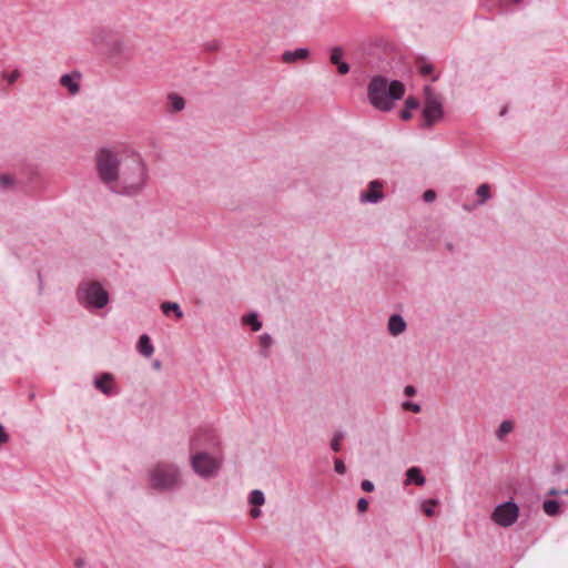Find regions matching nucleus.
<instances>
[{"mask_svg": "<svg viewBox=\"0 0 568 568\" xmlns=\"http://www.w3.org/2000/svg\"><path fill=\"white\" fill-rule=\"evenodd\" d=\"M410 111H412V110H408V109H406V108H405L404 110H402V111H400V113H399L400 119H402V120H405V121H406V120H409V119L412 118V113H410Z\"/></svg>", "mask_w": 568, "mask_h": 568, "instance_id": "37", "label": "nucleus"}, {"mask_svg": "<svg viewBox=\"0 0 568 568\" xmlns=\"http://www.w3.org/2000/svg\"><path fill=\"white\" fill-rule=\"evenodd\" d=\"M519 516V507L513 501L498 505L491 514V519L500 527L514 525Z\"/></svg>", "mask_w": 568, "mask_h": 568, "instance_id": "8", "label": "nucleus"}, {"mask_svg": "<svg viewBox=\"0 0 568 568\" xmlns=\"http://www.w3.org/2000/svg\"><path fill=\"white\" fill-rule=\"evenodd\" d=\"M250 503L254 506H262L265 503L264 493L260 489H254L250 494Z\"/></svg>", "mask_w": 568, "mask_h": 568, "instance_id": "21", "label": "nucleus"}, {"mask_svg": "<svg viewBox=\"0 0 568 568\" xmlns=\"http://www.w3.org/2000/svg\"><path fill=\"white\" fill-rule=\"evenodd\" d=\"M78 301L87 308H103L109 303V294L100 283L87 282L78 288Z\"/></svg>", "mask_w": 568, "mask_h": 568, "instance_id": "5", "label": "nucleus"}, {"mask_svg": "<svg viewBox=\"0 0 568 568\" xmlns=\"http://www.w3.org/2000/svg\"><path fill=\"white\" fill-rule=\"evenodd\" d=\"M419 106V102L417 99L409 97L405 101V108L408 110H415Z\"/></svg>", "mask_w": 568, "mask_h": 568, "instance_id": "31", "label": "nucleus"}, {"mask_svg": "<svg viewBox=\"0 0 568 568\" xmlns=\"http://www.w3.org/2000/svg\"><path fill=\"white\" fill-rule=\"evenodd\" d=\"M13 184V179L11 175L9 174H2L0 176V185L3 187V189H7L9 186H11Z\"/></svg>", "mask_w": 568, "mask_h": 568, "instance_id": "30", "label": "nucleus"}, {"mask_svg": "<svg viewBox=\"0 0 568 568\" xmlns=\"http://www.w3.org/2000/svg\"><path fill=\"white\" fill-rule=\"evenodd\" d=\"M513 429V424L509 420H504L498 429V437H503L504 435L510 433Z\"/></svg>", "mask_w": 568, "mask_h": 568, "instance_id": "27", "label": "nucleus"}, {"mask_svg": "<svg viewBox=\"0 0 568 568\" xmlns=\"http://www.w3.org/2000/svg\"><path fill=\"white\" fill-rule=\"evenodd\" d=\"M418 70L423 75H428L434 72V67L432 63L426 61H420L418 65Z\"/></svg>", "mask_w": 568, "mask_h": 568, "instance_id": "26", "label": "nucleus"}, {"mask_svg": "<svg viewBox=\"0 0 568 568\" xmlns=\"http://www.w3.org/2000/svg\"><path fill=\"white\" fill-rule=\"evenodd\" d=\"M426 479L422 475V471L418 467H410L408 468L406 473V485H409L412 483H415L418 486H423L425 484Z\"/></svg>", "mask_w": 568, "mask_h": 568, "instance_id": "17", "label": "nucleus"}, {"mask_svg": "<svg viewBox=\"0 0 568 568\" xmlns=\"http://www.w3.org/2000/svg\"><path fill=\"white\" fill-rule=\"evenodd\" d=\"M244 322L252 327L254 332H257L262 327V323L258 321L256 314H248L244 317Z\"/></svg>", "mask_w": 568, "mask_h": 568, "instance_id": "24", "label": "nucleus"}, {"mask_svg": "<svg viewBox=\"0 0 568 568\" xmlns=\"http://www.w3.org/2000/svg\"><path fill=\"white\" fill-rule=\"evenodd\" d=\"M149 485L156 491H169L175 489L181 483L179 467L170 463H158L148 471Z\"/></svg>", "mask_w": 568, "mask_h": 568, "instance_id": "3", "label": "nucleus"}, {"mask_svg": "<svg viewBox=\"0 0 568 568\" xmlns=\"http://www.w3.org/2000/svg\"><path fill=\"white\" fill-rule=\"evenodd\" d=\"M403 407H404L405 409H409V410H412V412H414V413H419V412H420V405L415 404V403H412V402H405V403L403 404Z\"/></svg>", "mask_w": 568, "mask_h": 568, "instance_id": "32", "label": "nucleus"}, {"mask_svg": "<svg viewBox=\"0 0 568 568\" xmlns=\"http://www.w3.org/2000/svg\"><path fill=\"white\" fill-rule=\"evenodd\" d=\"M93 385L104 395H111L114 392V378L110 373H102L93 379Z\"/></svg>", "mask_w": 568, "mask_h": 568, "instance_id": "11", "label": "nucleus"}, {"mask_svg": "<svg viewBox=\"0 0 568 568\" xmlns=\"http://www.w3.org/2000/svg\"><path fill=\"white\" fill-rule=\"evenodd\" d=\"M335 471L338 474L345 473V465H344L343 460H341V459L335 460Z\"/></svg>", "mask_w": 568, "mask_h": 568, "instance_id": "35", "label": "nucleus"}, {"mask_svg": "<svg viewBox=\"0 0 568 568\" xmlns=\"http://www.w3.org/2000/svg\"><path fill=\"white\" fill-rule=\"evenodd\" d=\"M138 349L145 357H150L153 354L154 347L146 334L140 336L138 342Z\"/></svg>", "mask_w": 568, "mask_h": 568, "instance_id": "18", "label": "nucleus"}, {"mask_svg": "<svg viewBox=\"0 0 568 568\" xmlns=\"http://www.w3.org/2000/svg\"><path fill=\"white\" fill-rule=\"evenodd\" d=\"M162 312L169 316L171 313H174L176 318L183 317V312L180 307V305L175 302H164L161 304Z\"/></svg>", "mask_w": 568, "mask_h": 568, "instance_id": "19", "label": "nucleus"}, {"mask_svg": "<svg viewBox=\"0 0 568 568\" xmlns=\"http://www.w3.org/2000/svg\"><path fill=\"white\" fill-rule=\"evenodd\" d=\"M261 339H262V343H263V345H264L265 347H267V346L271 344V342H272V339H271V337H270L268 335H263V336L261 337Z\"/></svg>", "mask_w": 568, "mask_h": 568, "instance_id": "39", "label": "nucleus"}, {"mask_svg": "<svg viewBox=\"0 0 568 568\" xmlns=\"http://www.w3.org/2000/svg\"><path fill=\"white\" fill-rule=\"evenodd\" d=\"M343 439V434L342 433H338L334 436V438L332 439V443H331V447L334 452H339L341 450V442Z\"/></svg>", "mask_w": 568, "mask_h": 568, "instance_id": "28", "label": "nucleus"}, {"mask_svg": "<svg viewBox=\"0 0 568 568\" xmlns=\"http://www.w3.org/2000/svg\"><path fill=\"white\" fill-rule=\"evenodd\" d=\"M406 329V322L405 320L398 315L394 314L388 320V332L393 336L400 335Z\"/></svg>", "mask_w": 568, "mask_h": 568, "instance_id": "15", "label": "nucleus"}, {"mask_svg": "<svg viewBox=\"0 0 568 568\" xmlns=\"http://www.w3.org/2000/svg\"><path fill=\"white\" fill-rule=\"evenodd\" d=\"M437 79H438V75H434L432 80L436 81Z\"/></svg>", "mask_w": 568, "mask_h": 568, "instance_id": "43", "label": "nucleus"}, {"mask_svg": "<svg viewBox=\"0 0 568 568\" xmlns=\"http://www.w3.org/2000/svg\"><path fill=\"white\" fill-rule=\"evenodd\" d=\"M542 508L548 516H555L559 513V503L557 500H546Z\"/></svg>", "mask_w": 568, "mask_h": 568, "instance_id": "22", "label": "nucleus"}, {"mask_svg": "<svg viewBox=\"0 0 568 568\" xmlns=\"http://www.w3.org/2000/svg\"><path fill=\"white\" fill-rule=\"evenodd\" d=\"M423 196L426 202H432L435 200L436 193L433 190H427Z\"/></svg>", "mask_w": 568, "mask_h": 568, "instance_id": "36", "label": "nucleus"}, {"mask_svg": "<svg viewBox=\"0 0 568 568\" xmlns=\"http://www.w3.org/2000/svg\"><path fill=\"white\" fill-rule=\"evenodd\" d=\"M437 503L438 501L435 500V499H429V500L424 503L423 510H424L426 516L433 517L435 515L434 506H436Z\"/></svg>", "mask_w": 568, "mask_h": 568, "instance_id": "25", "label": "nucleus"}, {"mask_svg": "<svg viewBox=\"0 0 568 568\" xmlns=\"http://www.w3.org/2000/svg\"><path fill=\"white\" fill-rule=\"evenodd\" d=\"M121 163L118 155L110 150H101L97 155L99 178L106 184H116L121 174Z\"/></svg>", "mask_w": 568, "mask_h": 568, "instance_id": "4", "label": "nucleus"}, {"mask_svg": "<svg viewBox=\"0 0 568 568\" xmlns=\"http://www.w3.org/2000/svg\"><path fill=\"white\" fill-rule=\"evenodd\" d=\"M2 77L7 79L10 84H12L20 77V72L18 70L12 71L11 73L3 72Z\"/></svg>", "mask_w": 568, "mask_h": 568, "instance_id": "29", "label": "nucleus"}, {"mask_svg": "<svg viewBox=\"0 0 568 568\" xmlns=\"http://www.w3.org/2000/svg\"><path fill=\"white\" fill-rule=\"evenodd\" d=\"M384 199L383 184L379 181H371L368 189L359 195L362 203H377Z\"/></svg>", "mask_w": 568, "mask_h": 568, "instance_id": "10", "label": "nucleus"}, {"mask_svg": "<svg viewBox=\"0 0 568 568\" xmlns=\"http://www.w3.org/2000/svg\"><path fill=\"white\" fill-rule=\"evenodd\" d=\"M476 194L480 197L479 204H484L487 200L490 199V191L488 184H480L477 187Z\"/></svg>", "mask_w": 568, "mask_h": 568, "instance_id": "23", "label": "nucleus"}, {"mask_svg": "<svg viewBox=\"0 0 568 568\" xmlns=\"http://www.w3.org/2000/svg\"><path fill=\"white\" fill-rule=\"evenodd\" d=\"M153 366H154V368H160L161 364H160V362H155V363L153 364Z\"/></svg>", "mask_w": 568, "mask_h": 568, "instance_id": "42", "label": "nucleus"}, {"mask_svg": "<svg viewBox=\"0 0 568 568\" xmlns=\"http://www.w3.org/2000/svg\"><path fill=\"white\" fill-rule=\"evenodd\" d=\"M368 508V501L365 498H361L357 501V509L359 513H365Z\"/></svg>", "mask_w": 568, "mask_h": 568, "instance_id": "34", "label": "nucleus"}, {"mask_svg": "<svg viewBox=\"0 0 568 568\" xmlns=\"http://www.w3.org/2000/svg\"><path fill=\"white\" fill-rule=\"evenodd\" d=\"M80 79L79 72L67 73L60 78V84L74 95L80 91Z\"/></svg>", "mask_w": 568, "mask_h": 568, "instance_id": "12", "label": "nucleus"}, {"mask_svg": "<svg viewBox=\"0 0 568 568\" xmlns=\"http://www.w3.org/2000/svg\"><path fill=\"white\" fill-rule=\"evenodd\" d=\"M344 52L341 47H334L331 50V62L337 67V70L341 74H347L349 72V65L345 61H343Z\"/></svg>", "mask_w": 568, "mask_h": 568, "instance_id": "13", "label": "nucleus"}, {"mask_svg": "<svg viewBox=\"0 0 568 568\" xmlns=\"http://www.w3.org/2000/svg\"><path fill=\"white\" fill-rule=\"evenodd\" d=\"M564 494L568 495V488L566 490H564Z\"/></svg>", "mask_w": 568, "mask_h": 568, "instance_id": "44", "label": "nucleus"}, {"mask_svg": "<svg viewBox=\"0 0 568 568\" xmlns=\"http://www.w3.org/2000/svg\"><path fill=\"white\" fill-rule=\"evenodd\" d=\"M116 33L110 29L98 28L92 32L91 41L94 47L105 52Z\"/></svg>", "mask_w": 568, "mask_h": 568, "instance_id": "9", "label": "nucleus"}, {"mask_svg": "<svg viewBox=\"0 0 568 568\" xmlns=\"http://www.w3.org/2000/svg\"><path fill=\"white\" fill-rule=\"evenodd\" d=\"M168 100H169V105H170L171 112H180L185 106L184 99L179 94L172 93L169 95Z\"/></svg>", "mask_w": 568, "mask_h": 568, "instance_id": "20", "label": "nucleus"}, {"mask_svg": "<svg viewBox=\"0 0 568 568\" xmlns=\"http://www.w3.org/2000/svg\"><path fill=\"white\" fill-rule=\"evenodd\" d=\"M368 99L372 105L381 111H390L394 102L405 94V85L397 80L387 82L383 77H375L368 84Z\"/></svg>", "mask_w": 568, "mask_h": 568, "instance_id": "1", "label": "nucleus"}, {"mask_svg": "<svg viewBox=\"0 0 568 568\" xmlns=\"http://www.w3.org/2000/svg\"><path fill=\"white\" fill-rule=\"evenodd\" d=\"M361 487L364 491L371 493L374 490V483L365 479L362 481Z\"/></svg>", "mask_w": 568, "mask_h": 568, "instance_id": "33", "label": "nucleus"}, {"mask_svg": "<svg viewBox=\"0 0 568 568\" xmlns=\"http://www.w3.org/2000/svg\"><path fill=\"white\" fill-rule=\"evenodd\" d=\"M404 393H405V395H406V396H409V397H410V396H414V395L416 394V389H415V387H414V386H412V385H407V386L405 387V389H404Z\"/></svg>", "mask_w": 568, "mask_h": 568, "instance_id": "38", "label": "nucleus"}, {"mask_svg": "<svg viewBox=\"0 0 568 568\" xmlns=\"http://www.w3.org/2000/svg\"><path fill=\"white\" fill-rule=\"evenodd\" d=\"M126 51H128L126 42L121 37H119L116 34L114 37V39L112 40L110 47L108 48V50L104 53H106L110 57H118L120 54L125 53Z\"/></svg>", "mask_w": 568, "mask_h": 568, "instance_id": "16", "label": "nucleus"}, {"mask_svg": "<svg viewBox=\"0 0 568 568\" xmlns=\"http://www.w3.org/2000/svg\"><path fill=\"white\" fill-rule=\"evenodd\" d=\"M424 93L425 103L423 108V116L425 125L432 126L444 116L443 103L440 97L436 94L429 85L424 88Z\"/></svg>", "mask_w": 568, "mask_h": 568, "instance_id": "6", "label": "nucleus"}, {"mask_svg": "<svg viewBox=\"0 0 568 568\" xmlns=\"http://www.w3.org/2000/svg\"><path fill=\"white\" fill-rule=\"evenodd\" d=\"M146 176L145 165L140 160L132 159L122 164L114 189L124 195H136L144 189Z\"/></svg>", "mask_w": 568, "mask_h": 568, "instance_id": "2", "label": "nucleus"}, {"mask_svg": "<svg viewBox=\"0 0 568 568\" xmlns=\"http://www.w3.org/2000/svg\"><path fill=\"white\" fill-rule=\"evenodd\" d=\"M310 57V50L306 48H298L292 51H285L282 54V60L285 63H294L300 60H306Z\"/></svg>", "mask_w": 568, "mask_h": 568, "instance_id": "14", "label": "nucleus"}, {"mask_svg": "<svg viewBox=\"0 0 568 568\" xmlns=\"http://www.w3.org/2000/svg\"><path fill=\"white\" fill-rule=\"evenodd\" d=\"M221 463L207 453H197L191 457L192 469L201 477L209 478L216 475Z\"/></svg>", "mask_w": 568, "mask_h": 568, "instance_id": "7", "label": "nucleus"}, {"mask_svg": "<svg viewBox=\"0 0 568 568\" xmlns=\"http://www.w3.org/2000/svg\"><path fill=\"white\" fill-rule=\"evenodd\" d=\"M549 495H551V496H557V495H559V490H558V489H556V488H551V489L549 490Z\"/></svg>", "mask_w": 568, "mask_h": 568, "instance_id": "41", "label": "nucleus"}, {"mask_svg": "<svg viewBox=\"0 0 568 568\" xmlns=\"http://www.w3.org/2000/svg\"><path fill=\"white\" fill-rule=\"evenodd\" d=\"M251 516H252L253 518H257V517H260V516H261V510H260L258 508H253V509L251 510Z\"/></svg>", "mask_w": 568, "mask_h": 568, "instance_id": "40", "label": "nucleus"}]
</instances>
